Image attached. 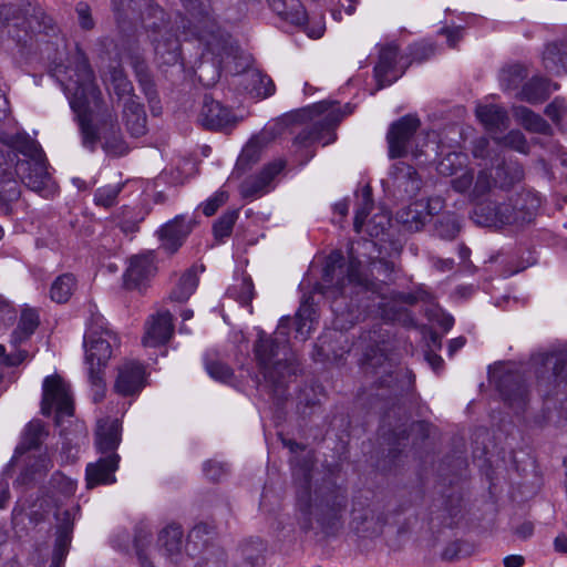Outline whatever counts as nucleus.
<instances>
[{
  "label": "nucleus",
  "instance_id": "f257e3e1",
  "mask_svg": "<svg viewBox=\"0 0 567 567\" xmlns=\"http://www.w3.org/2000/svg\"><path fill=\"white\" fill-rule=\"evenodd\" d=\"M316 289L332 299V309L337 313L336 326L339 329H346L347 323L353 326L372 313L388 320H399L403 312L395 305H415L427 297L424 291H390L384 282L364 275L357 258L351 256L346 265L340 250H334L327 257L321 282Z\"/></svg>",
  "mask_w": 567,
  "mask_h": 567
},
{
  "label": "nucleus",
  "instance_id": "f03ea898",
  "mask_svg": "<svg viewBox=\"0 0 567 567\" xmlns=\"http://www.w3.org/2000/svg\"><path fill=\"white\" fill-rule=\"evenodd\" d=\"M311 305H301L295 319L284 317L280 319L275 336H267L260 331L254 346V354L259 373L266 384L278 396H282L291 377L297 372L298 361L291 351L288 334L291 326L296 328V338L305 341L312 329Z\"/></svg>",
  "mask_w": 567,
  "mask_h": 567
},
{
  "label": "nucleus",
  "instance_id": "7ed1b4c3",
  "mask_svg": "<svg viewBox=\"0 0 567 567\" xmlns=\"http://www.w3.org/2000/svg\"><path fill=\"white\" fill-rule=\"evenodd\" d=\"M347 491L331 483L312 489L306 476L305 485L297 492L296 523L301 533L318 540L338 538L346 524Z\"/></svg>",
  "mask_w": 567,
  "mask_h": 567
},
{
  "label": "nucleus",
  "instance_id": "20e7f679",
  "mask_svg": "<svg viewBox=\"0 0 567 567\" xmlns=\"http://www.w3.org/2000/svg\"><path fill=\"white\" fill-rule=\"evenodd\" d=\"M65 92L69 94L70 106L76 115L82 145L94 151L100 140L97 128L92 124L91 114L100 107L101 91L95 84L94 73L89 60L81 50H76L72 58Z\"/></svg>",
  "mask_w": 567,
  "mask_h": 567
},
{
  "label": "nucleus",
  "instance_id": "39448f33",
  "mask_svg": "<svg viewBox=\"0 0 567 567\" xmlns=\"http://www.w3.org/2000/svg\"><path fill=\"white\" fill-rule=\"evenodd\" d=\"M16 176L32 190L41 192L50 179L41 154L31 159H19L16 151L0 150V203L19 198L20 188Z\"/></svg>",
  "mask_w": 567,
  "mask_h": 567
},
{
  "label": "nucleus",
  "instance_id": "423d86ee",
  "mask_svg": "<svg viewBox=\"0 0 567 567\" xmlns=\"http://www.w3.org/2000/svg\"><path fill=\"white\" fill-rule=\"evenodd\" d=\"M185 16L178 14L175 24L182 29L185 39L196 38L219 56L229 55L234 48L229 38L221 33L213 14L209 0H179Z\"/></svg>",
  "mask_w": 567,
  "mask_h": 567
},
{
  "label": "nucleus",
  "instance_id": "0eeeda50",
  "mask_svg": "<svg viewBox=\"0 0 567 567\" xmlns=\"http://www.w3.org/2000/svg\"><path fill=\"white\" fill-rule=\"evenodd\" d=\"M118 346L116 333L102 322L90 326L84 336L85 360L89 364V381L94 390V401L103 399L105 382L103 369L113 354V349Z\"/></svg>",
  "mask_w": 567,
  "mask_h": 567
},
{
  "label": "nucleus",
  "instance_id": "6e6552de",
  "mask_svg": "<svg viewBox=\"0 0 567 567\" xmlns=\"http://www.w3.org/2000/svg\"><path fill=\"white\" fill-rule=\"evenodd\" d=\"M311 123L307 124L295 137V144L309 146L315 142L328 145L336 141L334 130L342 121L344 113L339 104L322 101L308 109Z\"/></svg>",
  "mask_w": 567,
  "mask_h": 567
},
{
  "label": "nucleus",
  "instance_id": "1a4fd4ad",
  "mask_svg": "<svg viewBox=\"0 0 567 567\" xmlns=\"http://www.w3.org/2000/svg\"><path fill=\"white\" fill-rule=\"evenodd\" d=\"M150 16L154 21L144 20V25L150 32L148 37L154 45L155 54L164 64H176L181 56L178 35L165 24V13L162 8L150 7Z\"/></svg>",
  "mask_w": 567,
  "mask_h": 567
},
{
  "label": "nucleus",
  "instance_id": "9d476101",
  "mask_svg": "<svg viewBox=\"0 0 567 567\" xmlns=\"http://www.w3.org/2000/svg\"><path fill=\"white\" fill-rule=\"evenodd\" d=\"M369 340L377 343L378 350L371 349L373 354L370 352L365 353L367 365L371 368H382V375L378 380V388L390 389L391 394L394 396L402 395L404 392L409 391L413 383V378L409 370L392 369L383 351L379 349V343L383 342V339L370 336Z\"/></svg>",
  "mask_w": 567,
  "mask_h": 567
},
{
  "label": "nucleus",
  "instance_id": "9b49d317",
  "mask_svg": "<svg viewBox=\"0 0 567 567\" xmlns=\"http://www.w3.org/2000/svg\"><path fill=\"white\" fill-rule=\"evenodd\" d=\"M42 390L41 412L43 415H50L54 409L55 422L59 424L62 417L73 414L74 408L70 389L61 377H47L43 381Z\"/></svg>",
  "mask_w": 567,
  "mask_h": 567
},
{
  "label": "nucleus",
  "instance_id": "f8f14e48",
  "mask_svg": "<svg viewBox=\"0 0 567 567\" xmlns=\"http://www.w3.org/2000/svg\"><path fill=\"white\" fill-rule=\"evenodd\" d=\"M420 127V120L414 115H404L391 124L386 141L390 158H400L411 152L417 156L421 152L412 147V142Z\"/></svg>",
  "mask_w": 567,
  "mask_h": 567
},
{
  "label": "nucleus",
  "instance_id": "ddd939ff",
  "mask_svg": "<svg viewBox=\"0 0 567 567\" xmlns=\"http://www.w3.org/2000/svg\"><path fill=\"white\" fill-rule=\"evenodd\" d=\"M443 206L440 197L420 199L398 210L396 219L409 231H419L425 226L429 217L439 214Z\"/></svg>",
  "mask_w": 567,
  "mask_h": 567
},
{
  "label": "nucleus",
  "instance_id": "4468645a",
  "mask_svg": "<svg viewBox=\"0 0 567 567\" xmlns=\"http://www.w3.org/2000/svg\"><path fill=\"white\" fill-rule=\"evenodd\" d=\"M513 216L507 198L503 202L486 199L477 203L471 218L476 225L501 228L506 225H515V218Z\"/></svg>",
  "mask_w": 567,
  "mask_h": 567
},
{
  "label": "nucleus",
  "instance_id": "2eb2a0df",
  "mask_svg": "<svg viewBox=\"0 0 567 567\" xmlns=\"http://www.w3.org/2000/svg\"><path fill=\"white\" fill-rule=\"evenodd\" d=\"M386 523L378 506L355 504L351 511L350 528L360 537H371L382 532Z\"/></svg>",
  "mask_w": 567,
  "mask_h": 567
},
{
  "label": "nucleus",
  "instance_id": "dca6fc26",
  "mask_svg": "<svg viewBox=\"0 0 567 567\" xmlns=\"http://www.w3.org/2000/svg\"><path fill=\"white\" fill-rule=\"evenodd\" d=\"M146 385L145 367L135 360H125L117 367L114 391L122 396L138 394Z\"/></svg>",
  "mask_w": 567,
  "mask_h": 567
},
{
  "label": "nucleus",
  "instance_id": "f3484780",
  "mask_svg": "<svg viewBox=\"0 0 567 567\" xmlns=\"http://www.w3.org/2000/svg\"><path fill=\"white\" fill-rule=\"evenodd\" d=\"M153 252H144L132 256L123 275L124 287L128 290L142 291L150 279L155 275Z\"/></svg>",
  "mask_w": 567,
  "mask_h": 567
},
{
  "label": "nucleus",
  "instance_id": "a211bd4d",
  "mask_svg": "<svg viewBox=\"0 0 567 567\" xmlns=\"http://www.w3.org/2000/svg\"><path fill=\"white\" fill-rule=\"evenodd\" d=\"M497 389L503 400L516 411L524 410L528 400L526 380L518 371H505L497 380Z\"/></svg>",
  "mask_w": 567,
  "mask_h": 567
},
{
  "label": "nucleus",
  "instance_id": "6ab92c4d",
  "mask_svg": "<svg viewBox=\"0 0 567 567\" xmlns=\"http://www.w3.org/2000/svg\"><path fill=\"white\" fill-rule=\"evenodd\" d=\"M120 455L112 453L100 457L95 463H90L85 470L86 487L94 488L97 485H107L116 482L115 471L118 468Z\"/></svg>",
  "mask_w": 567,
  "mask_h": 567
},
{
  "label": "nucleus",
  "instance_id": "aec40b11",
  "mask_svg": "<svg viewBox=\"0 0 567 567\" xmlns=\"http://www.w3.org/2000/svg\"><path fill=\"white\" fill-rule=\"evenodd\" d=\"M233 121L234 116L229 109L223 106L210 96L205 95L203 106L198 115V122L204 128L221 131L230 125Z\"/></svg>",
  "mask_w": 567,
  "mask_h": 567
},
{
  "label": "nucleus",
  "instance_id": "412c9836",
  "mask_svg": "<svg viewBox=\"0 0 567 567\" xmlns=\"http://www.w3.org/2000/svg\"><path fill=\"white\" fill-rule=\"evenodd\" d=\"M511 212L515 218V225H524L530 223L538 208L540 207V197L532 189H522L520 192L508 197Z\"/></svg>",
  "mask_w": 567,
  "mask_h": 567
},
{
  "label": "nucleus",
  "instance_id": "4be33fe9",
  "mask_svg": "<svg viewBox=\"0 0 567 567\" xmlns=\"http://www.w3.org/2000/svg\"><path fill=\"white\" fill-rule=\"evenodd\" d=\"M390 182L401 197L415 195L422 184L415 168L404 162H399L392 166Z\"/></svg>",
  "mask_w": 567,
  "mask_h": 567
},
{
  "label": "nucleus",
  "instance_id": "5701e85b",
  "mask_svg": "<svg viewBox=\"0 0 567 567\" xmlns=\"http://www.w3.org/2000/svg\"><path fill=\"white\" fill-rule=\"evenodd\" d=\"M398 53V47L394 44H389L380 50L379 61L374 66L378 90L391 85L404 73V71L398 72L396 70Z\"/></svg>",
  "mask_w": 567,
  "mask_h": 567
},
{
  "label": "nucleus",
  "instance_id": "b1692460",
  "mask_svg": "<svg viewBox=\"0 0 567 567\" xmlns=\"http://www.w3.org/2000/svg\"><path fill=\"white\" fill-rule=\"evenodd\" d=\"M193 227L194 223L187 220L184 216H177L165 224L159 230L163 248L171 254L176 252L193 230Z\"/></svg>",
  "mask_w": 567,
  "mask_h": 567
},
{
  "label": "nucleus",
  "instance_id": "393cba45",
  "mask_svg": "<svg viewBox=\"0 0 567 567\" xmlns=\"http://www.w3.org/2000/svg\"><path fill=\"white\" fill-rule=\"evenodd\" d=\"M122 424L117 419H102L95 431V445L101 454L116 453L121 443Z\"/></svg>",
  "mask_w": 567,
  "mask_h": 567
},
{
  "label": "nucleus",
  "instance_id": "a878e982",
  "mask_svg": "<svg viewBox=\"0 0 567 567\" xmlns=\"http://www.w3.org/2000/svg\"><path fill=\"white\" fill-rule=\"evenodd\" d=\"M285 162L275 161L266 165L258 175L247 178L241 184V194L245 197H256L268 192L272 179L284 169Z\"/></svg>",
  "mask_w": 567,
  "mask_h": 567
},
{
  "label": "nucleus",
  "instance_id": "bb28decb",
  "mask_svg": "<svg viewBox=\"0 0 567 567\" xmlns=\"http://www.w3.org/2000/svg\"><path fill=\"white\" fill-rule=\"evenodd\" d=\"M174 332L173 316L169 311H163L152 319L147 326L143 343L146 347H157L169 340Z\"/></svg>",
  "mask_w": 567,
  "mask_h": 567
},
{
  "label": "nucleus",
  "instance_id": "cd10ccee",
  "mask_svg": "<svg viewBox=\"0 0 567 567\" xmlns=\"http://www.w3.org/2000/svg\"><path fill=\"white\" fill-rule=\"evenodd\" d=\"M123 121L132 136L138 137L146 133V113L144 106L133 95H130L124 103Z\"/></svg>",
  "mask_w": 567,
  "mask_h": 567
},
{
  "label": "nucleus",
  "instance_id": "c85d7f7f",
  "mask_svg": "<svg viewBox=\"0 0 567 567\" xmlns=\"http://www.w3.org/2000/svg\"><path fill=\"white\" fill-rule=\"evenodd\" d=\"M157 545L163 555L171 560H176L183 549V529L178 524H168L164 527L157 539Z\"/></svg>",
  "mask_w": 567,
  "mask_h": 567
},
{
  "label": "nucleus",
  "instance_id": "c756f323",
  "mask_svg": "<svg viewBox=\"0 0 567 567\" xmlns=\"http://www.w3.org/2000/svg\"><path fill=\"white\" fill-rule=\"evenodd\" d=\"M202 271H204L203 266H192L186 269L172 289L169 299L175 302L187 301L197 289Z\"/></svg>",
  "mask_w": 567,
  "mask_h": 567
},
{
  "label": "nucleus",
  "instance_id": "7c9ffc66",
  "mask_svg": "<svg viewBox=\"0 0 567 567\" xmlns=\"http://www.w3.org/2000/svg\"><path fill=\"white\" fill-rule=\"evenodd\" d=\"M557 89V84H553L544 78L535 76L523 85L517 96L522 101L537 104L544 102Z\"/></svg>",
  "mask_w": 567,
  "mask_h": 567
},
{
  "label": "nucleus",
  "instance_id": "2f4dec72",
  "mask_svg": "<svg viewBox=\"0 0 567 567\" xmlns=\"http://www.w3.org/2000/svg\"><path fill=\"white\" fill-rule=\"evenodd\" d=\"M476 116L489 132H502L509 125L506 110L498 105H480L476 107Z\"/></svg>",
  "mask_w": 567,
  "mask_h": 567
},
{
  "label": "nucleus",
  "instance_id": "473e14b6",
  "mask_svg": "<svg viewBox=\"0 0 567 567\" xmlns=\"http://www.w3.org/2000/svg\"><path fill=\"white\" fill-rule=\"evenodd\" d=\"M524 178V168L513 159H501L495 165L496 187L499 189H509Z\"/></svg>",
  "mask_w": 567,
  "mask_h": 567
},
{
  "label": "nucleus",
  "instance_id": "72a5a7b5",
  "mask_svg": "<svg viewBox=\"0 0 567 567\" xmlns=\"http://www.w3.org/2000/svg\"><path fill=\"white\" fill-rule=\"evenodd\" d=\"M56 518L59 525L52 557L64 560L72 540L73 522L68 511L59 513Z\"/></svg>",
  "mask_w": 567,
  "mask_h": 567
},
{
  "label": "nucleus",
  "instance_id": "f704fd0d",
  "mask_svg": "<svg viewBox=\"0 0 567 567\" xmlns=\"http://www.w3.org/2000/svg\"><path fill=\"white\" fill-rule=\"evenodd\" d=\"M47 436L45 425L40 420L31 421L23 431L22 441L16 449L12 462L27 451L38 449Z\"/></svg>",
  "mask_w": 567,
  "mask_h": 567
},
{
  "label": "nucleus",
  "instance_id": "c9c22d12",
  "mask_svg": "<svg viewBox=\"0 0 567 567\" xmlns=\"http://www.w3.org/2000/svg\"><path fill=\"white\" fill-rule=\"evenodd\" d=\"M516 121L527 131L538 134H550V125L539 115L526 106H516L513 110Z\"/></svg>",
  "mask_w": 567,
  "mask_h": 567
},
{
  "label": "nucleus",
  "instance_id": "e433bc0d",
  "mask_svg": "<svg viewBox=\"0 0 567 567\" xmlns=\"http://www.w3.org/2000/svg\"><path fill=\"white\" fill-rule=\"evenodd\" d=\"M265 550L266 545L261 539H250L240 546L237 561L262 567Z\"/></svg>",
  "mask_w": 567,
  "mask_h": 567
},
{
  "label": "nucleus",
  "instance_id": "4c0bfd02",
  "mask_svg": "<svg viewBox=\"0 0 567 567\" xmlns=\"http://www.w3.org/2000/svg\"><path fill=\"white\" fill-rule=\"evenodd\" d=\"M75 287V277L72 274H63L59 276L51 286V299L58 303L66 302L73 295Z\"/></svg>",
  "mask_w": 567,
  "mask_h": 567
},
{
  "label": "nucleus",
  "instance_id": "58836bf2",
  "mask_svg": "<svg viewBox=\"0 0 567 567\" xmlns=\"http://www.w3.org/2000/svg\"><path fill=\"white\" fill-rule=\"evenodd\" d=\"M282 6V9H279L278 6L275 7L282 19L295 25H303L307 22L308 14L298 0H284Z\"/></svg>",
  "mask_w": 567,
  "mask_h": 567
},
{
  "label": "nucleus",
  "instance_id": "ea45409f",
  "mask_svg": "<svg viewBox=\"0 0 567 567\" xmlns=\"http://www.w3.org/2000/svg\"><path fill=\"white\" fill-rule=\"evenodd\" d=\"M195 567H228L227 554L219 546H205Z\"/></svg>",
  "mask_w": 567,
  "mask_h": 567
},
{
  "label": "nucleus",
  "instance_id": "a19ab883",
  "mask_svg": "<svg viewBox=\"0 0 567 567\" xmlns=\"http://www.w3.org/2000/svg\"><path fill=\"white\" fill-rule=\"evenodd\" d=\"M373 208L372 188L365 185L361 189L360 200L355 209L353 227L357 233H361L367 217Z\"/></svg>",
  "mask_w": 567,
  "mask_h": 567
},
{
  "label": "nucleus",
  "instance_id": "79ce46f5",
  "mask_svg": "<svg viewBox=\"0 0 567 567\" xmlns=\"http://www.w3.org/2000/svg\"><path fill=\"white\" fill-rule=\"evenodd\" d=\"M567 55L561 51L557 43L546 45L543 53V62L545 68L553 73L559 74L565 68Z\"/></svg>",
  "mask_w": 567,
  "mask_h": 567
},
{
  "label": "nucleus",
  "instance_id": "37998d69",
  "mask_svg": "<svg viewBox=\"0 0 567 567\" xmlns=\"http://www.w3.org/2000/svg\"><path fill=\"white\" fill-rule=\"evenodd\" d=\"M460 231V221L456 215L445 213L441 215L434 224V233L442 239H454Z\"/></svg>",
  "mask_w": 567,
  "mask_h": 567
},
{
  "label": "nucleus",
  "instance_id": "c03bdc74",
  "mask_svg": "<svg viewBox=\"0 0 567 567\" xmlns=\"http://www.w3.org/2000/svg\"><path fill=\"white\" fill-rule=\"evenodd\" d=\"M494 187H496V181L495 176L492 174V169L483 168L478 171L474 179L471 198L473 200L480 199L488 195Z\"/></svg>",
  "mask_w": 567,
  "mask_h": 567
},
{
  "label": "nucleus",
  "instance_id": "a18cd8bd",
  "mask_svg": "<svg viewBox=\"0 0 567 567\" xmlns=\"http://www.w3.org/2000/svg\"><path fill=\"white\" fill-rule=\"evenodd\" d=\"M39 323L40 319L37 310L31 308L23 309L18 328L13 333L14 339H19L20 341L28 339L35 331Z\"/></svg>",
  "mask_w": 567,
  "mask_h": 567
},
{
  "label": "nucleus",
  "instance_id": "49530a36",
  "mask_svg": "<svg viewBox=\"0 0 567 567\" xmlns=\"http://www.w3.org/2000/svg\"><path fill=\"white\" fill-rule=\"evenodd\" d=\"M527 76L526 69L522 65H511L502 70L499 75L501 86L505 91L517 90Z\"/></svg>",
  "mask_w": 567,
  "mask_h": 567
},
{
  "label": "nucleus",
  "instance_id": "de8ad7c7",
  "mask_svg": "<svg viewBox=\"0 0 567 567\" xmlns=\"http://www.w3.org/2000/svg\"><path fill=\"white\" fill-rule=\"evenodd\" d=\"M205 368L207 373L215 380L220 382H229L234 375L233 369L218 358L206 355Z\"/></svg>",
  "mask_w": 567,
  "mask_h": 567
},
{
  "label": "nucleus",
  "instance_id": "09e8293b",
  "mask_svg": "<svg viewBox=\"0 0 567 567\" xmlns=\"http://www.w3.org/2000/svg\"><path fill=\"white\" fill-rule=\"evenodd\" d=\"M498 145L509 147L522 154L529 153V145L525 135L518 130L509 131L504 137H494Z\"/></svg>",
  "mask_w": 567,
  "mask_h": 567
},
{
  "label": "nucleus",
  "instance_id": "8fccbe9b",
  "mask_svg": "<svg viewBox=\"0 0 567 567\" xmlns=\"http://www.w3.org/2000/svg\"><path fill=\"white\" fill-rule=\"evenodd\" d=\"M238 218V213L236 210H229L223 214L214 224L213 231L215 238L218 240H224L229 237L234 225Z\"/></svg>",
  "mask_w": 567,
  "mask_h": 567
},
{
  "label": "nucleus",
  "instance_id": "3c124183",
  "mask_svg": "<svg viewBox=\"0 0 567 567\" xmlns=\"http://www.w3.org/2000/svg\"><path fill=\"white\" fill-rule=\"evenodd\" d=\"M122 188L123 184L121 183L97 188L94 194L95 204L105 208L114 206Z\"/></svg>",
  "mask_w": 567,
  "mask_h": 567
},
{
  "label": "nucleus",
  "instance_id": "603ef678",
  "mask_svg": "<svg viewBox=\"0 0 567 567\" xmlns=\"http://www.w3.org/2000/svg\"><path fill=\"white\" fill-rule=\"evenodd\" d=\"M465 165V156L461 153H449L437 164V172L444 176H452Z\"/></svg>",
  "mask_w": 567,
  "mask_h": 567
},
{
  "label": "nucleus",
  "instance_id": "864d4df0",
  "mask_svg": "<svg viewBox=\"0 0 567 567\" xmlns=\"http://www.w3.org/2000/svg\"><path fill=\"white\" fill-rule=\"evenodd\" d=\"M472 155L480 159L497 161L498 154L492 150L489 140L485 136L477 137L472 143Z\"/></svg>",
  "mask_w": 567,
  "mask_h": 567
},
{
  "label": "nucleus",
  "instance_id": "5fc2aeb1",
  "mask_svg": "<svg viewBox=\"0 0 567 567\" xmlns=\"http://www.w3.org/2000/svg\"><path fill=\"white\" fill-rule=\"evenodd\" d=\"M229 293L241 305L248 306L254 298V284L250 278H244L239 285L233 286Z\"/></svg>",
  "mask_w": 567,
  "mask_h": 567
},
{
  "label": "nucleus",
  "instance_id": "6e6d98bb",
  "mask_svg": "<svg viewBox=\"0 0 567 567\" xmlns=\"http://www.w3.org/2000/svg\"><path fill=\"white\" fill-rule=\"evenodd\" d=\"M551 358L555 359L553 367L554 374L567 382V348L548 354L546 361L549 362Z\"/></svg>",
  "mask_w": 567,
  "mask_h": 567
},
{
  "label": "nucleus",
  "instance_id": "4d7b16f0",
  "mask_svg": "<svg viewBox=\"0 0 567 567\" xmlns=\"http://www.w3.org/2000/svg\"><path fill=\"white\" fill-rule=\"evenodd\" d=\"M545 114L555 123H559L567 116V103L564 99L556 97L546 109Z\"/></svg>",
  "mask_w": 567,
  "mask_h": 567
},
{
  "label": "nucleus",
  "instance_id": "13d9d810",
  "mask_svg": "<svg viewBox=\"0 0 567 567\" xmlns=\"http://www.w3.org/2000/svg\"><path fill=\"white\" fill-rule=\"evenodd\" d=\"M150 536H151L150 532L144 533L142 529H137L135 533L134 543H135L137 559L141 564V567H154L153 563L150 560L146 551L144 550V548L142 546V543L144 540H148Z\"/></svg>",
  "mask_w": 567,
  "mask_h": 567
},
{
  "label": "nucleus",
  "instance_id": "bf43d9fd",
  "mask_svg": "<svg viewBox=\"0 0 567 567\" xmlns=\"http://www.w3.org/2000/svg\"><path fill=\"white\" fill-rule=\"evenodd\" d=\"M79 24L83 30H92L95 25L91 8L86 2H79L75 7Z\"/></svg>",
  "mask_w": 567,
  "mask_h": 567
},
{
  "label": "nucleus",
  "instance_id": "052dcab7",
  "mask_svg": "<svg viewBox=\"0 0 567 567\" xmlns=\"http://www.w3.org/2000/svg\"><path fill=\"white\" fill-rule=\"evenodd\" d=\"M228 199V195L226 192H217L214 196L208 198L203 206V213L206 216H213L217 209L223 206Z\"/></svg>",
  "mask_w": 567,
  "mask_h": 567
},
{
  "label": "nucleus",
  "instance_id": "680f3d73",
  "mask_svg": "<svg viewBox=\"0 0 567 567\" xmlns=\"http://www.w3.org/2000/svg\"><path fill=\"white\" fill-rule=\"evenodd\" d=\"M226 473L227 468L223 463L208 461L204 464V474L208 480L213 482L220 481L226 475Z\"/></svg>",
  "mask_w": 567,
  "mask_h": 567
},
{
  "label": "nucleus",
  "instance_id": "e2e57ef3",
  "mask_svg": "<svg viewBox=\"0 0 567 567\" xmlns=\"http://www.w3.org/2000/svg\"><path fill=\"white\" fill-rule=\"evenodd\" d=\"M474 184V175L472 171L464 172L461 176L452 179L451 185L454 190L464 193L468 190Z\"/></svg>",
  "mask_w": 567,
  "mask_h": 567
},
{
  "label": "nucleus",
  "instance_id": "0e129e2a",
  "mask_svg": "<svg viewBox=\"0 0 567 567\" xmlns=\"http://www.w3.org/2000/svg\"><path fill=\"white\" fill-rule=\"evenodd\" d=\"M134 66L140 76V82L144 85L146 95L152 99V95H155V90L153 89V84L147 78V74L144 73L145 65L142 61L136 60L134 62Z\"/></svg>",
  "mask_w": 567,
  "mask_h": 567
},
{
  "label": "nucleus",
  "instance_id": "69168bd1",
  "mask_svg": "<svg viewBox=\"0 0 567 567\" xmlns=\"http://www.w3.org/2000/svg\"><path fill=\"white\" fill-rule=\"evenodd\" d=\"M114 89L116 94L130 93L132 90L131 82L122 74L121 71H115L113 74Z\"/></svg>",
  "mask_w": 567,
  "mask_h": 567
},
{
  "label": "nucleus",
  "instance_id": "338daca9",
  "mask_svg": "<svg viewBox=\"0 0 567 567\" xmlns=\"http://www.w3.org/2000/svg\"><path fill=\"white\" fill-rule=\"evenodd\" d=\"M103 148L113 155H123L126 152L124 142L116 136L112 140H106L103 144Z\"/></svg>",
  "mask_w": 567,
  "mask_h": 567
},
{
  "label": "nucleus",
  "instance_id": "774afa93",
  "mask_svg": "<svg viewBox=\"0 0 567 567\" xmlns=\"http://www.w3.org/2000/svg\"><path fill=\"white\" fill-rule=\"evenodd\" d=\"M434 53V48L431 44L415 45L411 50L413 61L422 62L429 59Z\"/></svg>",
  "mask_w": 567,
  "mask_h": 567
}]
</instances>
